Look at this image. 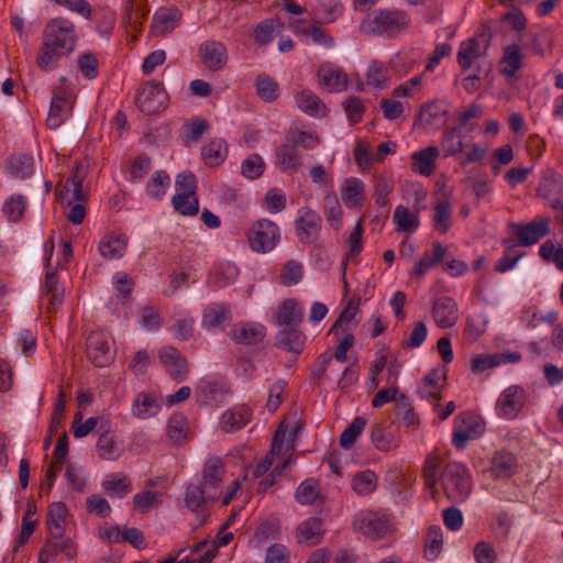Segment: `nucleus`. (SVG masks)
I'll list each match as a JSON object with an SVG mask.
<instances>
[{
    "label": "nucleus",
    "instance_id": "f257e3e1",
    "mask_svg": "<svg viewBox=\"0 0 563 563\" xmlns=\"http://www.w3.org/2000/svg\"><path fill=\"white\" fill-rule=\"evenodd\" d=\"M77 34L75 24L66 18L49 20L44 30L42 45L36 55V65L43 71L57 68L64 57H68L76 48Z\"/></svg>",
    "mask_w": 563,
    "mask_h": 563
},
{
    "label": "nucleus",
    "instance_id": "49530a36",
    "mask_svg": "<svg viewBox=\"0 0 563 563\" xmlns=\"http://www.w3.org/2000/svg\"><path fill=\"white\" fill-rule=\"evenodd\" d=\"M341 14V4L336 0H318L312 8L311 16L313 20L323 22H333Z\"/></svg>",
    "mask_w": 563,
    "mask_h": 563
},
{
    "label": "nucleus",
    "instance_id": "864d4df0",
    "mask_svg": "<svg viewBox=\"0 0 563 563\" xmlns=\"http://www.w3.org/2000/svg\"><path fill=\"white\" fill-rule=\"evenodd\" d=\"M377 477L372 471H363L354 475L352 479L353 490L357 495L366 496L375 490Z\"/></svg>",
    "mask_w": 563,
    "mask_h": 563
},
{
    "label": "nucleus",
    "instance_id": "7ed1b4c3",
    "mask_svg": "<svg viewBox=\"0 0 563 563\" xmlns=\"http://www.w3.org/2000/svg\"><path fill=\"white\" fill-rule=\"evenodd\" d=\"M246 236L253 252L265 254L276 247L280 240V231L272 220L260 219L250 227Z\"/></svg>",
    "mask_w": 563,
    "mask_h": 563
},
{
    "label": "nucleus",
    "instance_id": "e433bc0d",
    "mask_svg": "<svg viewBox=\"0 0 563 563\" xmlns=\"http://www.w3.org/2000/svg\"><path fill=\"white\" fill-rule=\"evenodd\" d=\"M295 498L301 505L322 503L323 497L320 494L319 482L312 477L301 482L296 489Z\"/></svg>",
    "mask_w": 563,
    "mask_h": 563
},
{
    "label": "nucleus",
    "instance_id": "f8f14e48",
    "mask_svg": "<svg viewBox=\"0 0 563 563\" xmlns=\"http://www.w3.org/2000/svg\"><path fill=\"white\" fill-rule=\"evenodd\" d=\"M295 223L300 243L310 245L319 239L322 220L317 212L310 209L302 210Z\"/></svg>",
    "mask_w": 563,
    "mask_h": 563
},
{
    "label": "nucleus",
    "instance_id": "72a5a7b5",
    "mask_svg": "<svg viewBox=\"0 0 563 563\" xmlns=\"http://www.w3.org/2000/svg\"><path fill=\"white\" fill-rule=\"evenodd\" d=\"M128 246V239L123 235L104 236L98 244L100 255L106 260L121 258Z\"/></svg>",
    "mask_w": 563,
    "mask_h": 563
},
{
    "label": "nucleus",
    "instance_id": "cd10ccee",
    "mask_svg": "<svg viewBox=\"0 0 563 563\" xmlns=\"http://www.w3.org/2000/svg\"><path fill=\"white\" fill-rule=\"evenodd\" d=\"M386 155L387 141L382 142L378 145L377 154L375 156L372 154L371 146L363 141H358L354 148V158L362 170L368 169L374 161L380 163L384 162Z\"/></svg>",
    "mask_w": 563,
    "mask_h": 563
},
{
    "label": "nucleus",
    "instance_id": "7c9ffc66",
    "mask_svg": "<svg viewBox=\"0 0 563 563\" xmlns=\"http://www.w3.org/2000/svg\"><path fill=\"white\" fill-rule=\"evenodd\" d=\"M306 342L305 334L297 328H284L276 335V345L295 354L301 353Z\"/></svg>",
    "mask_w": 563,
    "mask_h": 563
},
{
    "label": "nucleus",
    "instance_id": "a878e982",
    "mask_svg": "<svg viewBox=\"0 0 563 563\" xmlns=\"http://www.w3.org/2000/svg\"><path fill=\"white\" fill-rule=\"evenodd\" d=\"M252 417V411L246 406H238L222 413L220 426L223 431L232 432L245 427Z\"/></svg>",
    "mask_w": 563,
    "mask_h": 563
},
{
    "label": "nucleus",
    "instance_id": "6e6552de",
    "mask_svg": "<svg viewBox=\"0 0 563 563\" xmlns=\"http://www.w3.org/2000/svg\"><path fill=\"white\" fill-rule=\"evenodd\" d=\"M353 526L367 538L380 539L387 532V517L380 511L363 510L355 515Z\"/></svg>",
    "mask_w": 563,
    "mask_h": 563
},
{
    "label": "nucleus",
    "instance_id": "338daca9",
    "mask_svg": "<svg viewBox=\"0 0 563 563\" xmlns=\"http://www.w3.org/2000/svg\"><path fill=\"white\" fill-rule=\"evenodd\" d=\"M174 209L181 216H196L199 211V201L197 197L174 195L172 198Z\"/></svg>",
    "mask_w": 563,
    "mask_h": 563
},
{
    "label": "nucleus",
    "instance_id": "a19ab883",
    "mask_svg": "<svg viewBox=\"0 0 563 563\" xmlns=\"http://www.w3.org/2000/svg\"><path fill=\"white\" fill-rule=\"evenodd\" d=\"M228 147L222 139H213L201 148L205 163L209 166L220 165L227 157Z\"/></svg>",
    "mask_w": 563,
    "mask_h": 563
},
{
    "label": "nucleus",
    "instance_id": "13d9d810",
    "mask_svg": "<svg viewBox=\"0 0 563 563\" xmlns=\"http://www.w3.org/2000/svg\"><path fill=\"white\" fill-rule=\"evenodd\" d=\"M461 132L453 128L450 131H446L443 134V137L441 140V146L444 151V156H456L457 154H461L464 150V144L461 139Z\"/></svg>",
    "mask_w": 563,
    "mask_h": 563
},
{
    "label": "nucleus",
    "instance_id": "39448f33",
    "mask_svg": "<svg viewBox=\"0 0 563 563\" xmlns=\"http://www.w3.org/2000/svg\"><path fill=\"white\" fill-rule=\"evenodd\" d=\"M527 393L519 385H511L503 390L496 401L498 417L512 420L518 417L526 405Z\"/></svg>",
    "mask_w": 563,
    "mask_h": 563
},
{
    "label": "nucleus",
    "instance_id": "ea45409f",
    "mask_svg": "<svg viewBox=\"0 0 563 563\" xmlns=\"http://www.w3.org/2000/svg\"><path fill=\"white\" fill-rule=\"evenodd\" d=\"M302 320V312L295 299H286L279 307L277 323L285 328H297Z\"/></svg>",
    "mask_w": 563,
    "mask_h": 563
},
{
    "label": "nucleus",
    "instance_id": "412c9836",
    "mask_svg": "<svg viewBox=\"0 0 563 563\" xmlns=\"http://www.w3.org/2000/svg\"><path fill=\"white\" fill-rule=\"evenodd\" d=\"M432 314L438 327H453L459 319L457 303L450 297H441L434 301Z\"/></svg>",
    "mask_w": 563,
    "mask_h": 563
},
{
    "label": "nucleus",
    "instance_id": "bb28decb",
    "mask_svg": "<svg viewBox=\"0 0 563 563\" xmlns=\"http://www.w3.org/2000/svg\"><path fill=\"white\" fill-rule=\"evenodd\" d=\"M440 155V151L435 146H428L411 155L412 170L422 175L430 176L435 167V161Z\"/></svg>",
    "mask_w": 563,
    "mask_h": 563
},
{
    "label": "nucleus",
    "instance_id": "6e6d98bb",
    "mask_svg": "<svg viewBox=\"0 0 563 563\" xmlns=\"http://www.w3.org/2000/svg\"><path fill=\"white\" fill-rule=\"evenodd\" d=\"M26 200L22 195L10 196L3 203L2 211L9 221H19L25 211Z\"/></svg>",
    "mask_w": 563,
    "mask_h": 563
},
{
    "label": "nucleus",
    "instance_id": "5fc2aeb1",
    "mask_svg": "<svg viewBox=\"0 0 563 563\" xmlns=\"http://www.w3.org/2000/svg\"><path fill=\"white\" fill-rule=\"evenodd\" d=\"M103 490L110 497L122 498L132 490L131 482L126 476H112L102 483Z\"/></svg>",
    "mask_w": 563,
    "mask_h": 563
},
{
    "label": "nucleus",
    "instance_id": "052dcab7",
    "mask_svg": "<svg viewBox=\"0 0 563 563\" xmlns=\"http://www.w3.org/2000/svg\"><path fill=\"white\" fill-rule=\"evenodd\" d=\"M99 456L103 460H117L122 453V446L114 435L99 437L97 441Z\"/></svg>",
    "mask_w": 563,
    "mask_h": 563
},
{
    "label": "nucleus",
    "instance_id": "c756f323",
    "mask_svg": "<svg viewBox=\"0 0 563 563\" xmlns=\"http://www.w3.org/2000/svg\"><path fill=\"white\" fill-rule=\"evenodd\" d=\"M67 508L63 503H53L48 507L46 527L52 539H62L65 531Z\"/></svg>",
    "mask_w": 563,
    "mask_h": 563
},
{
    "label": "nucleus",
    "instance_id": "2eb2a0df",
    "mask_svg": "<svg viewBox=\"0 0 563 563\" xmlns=\"http://www.w3.org/2000/svg\"><path fill=\"white\" fill-rule=\"evenodd\" d=\"M448 107L440 101H432L421 106L418 123L426 130H438L445 123Z\"/></svg>",
    "mask_w": 563,
    "mask_h": 563
},
{
    "label": "nucleus",
    "instance_id": "393cba45",
    "mask_svg": "<svg viewBox=\"0 0 563 563\" xmlns=\"http://www.w3.org/2000/svg\"><path fill=\"white\" fill-rule=\"evenodd\" d=\"M517 471L516 456L506 451H499L492 457L489 473L496 479L509 478Z\"/></svg>",
    "mask_w": 563,
    "mask_h": 563
},
{
    "label": "nucleus",
    "instance_id": "37998d69",
    "mask_svg": "<svg viewBox=\"0 0 563 563\" xmlns=\"http://www.w3.org/2000/svg\"><path fill=\"white\" fill-rule=\"evenodd\" d=\"M446 250L440 244L433 245L432 252L426 251L415 266V274L422 277L429 269L441 263L445 257Z\"/></svg>",
    "mask_w": 563,
    "mask_h": 563
},
{
    "label": "nucleus",
    "instance_id": "4be33fe9",
    "mask_svg": "<svg viewBox=\"0 0 563 563\" xmlns=\"http://www.w3.org/2000/svg\"><path fill=\"white\" fill-rule=\"evenodd\" d=\"M296 106L312 118H323L328 113L324 102L311 90L301 89L295 93Z\"/></svg>",
    "mask_w": 563,
    "mask_h": 563
},
{
    "label": "nucleus",
    "instance_id": "f03ea898",
    "mask_svg": "<svg viewBox=\"0 0 563 563\" xmlns=\"http://www.w3.org/2000/svg\"><path fill=\"white\" fill-rule=\"evenodd\" d=\"M441 482L446 497L453 503H463L471 495V475L461 463H448L442 471Z\"/></svg>",
    "mask_w": 563,
    "mask_h": 563
},
{
    "label": "nucleus",
    "instance_id": "0eeeda50",
    "mask_svg": "<svg viewBox=\"0 0 563 563\" xmlns=\"http://www.w3.org/2000/svg\"><path fill=\"white\" fill-rule=\"evenodd\" d=\"M448 368L445 366H437L432 368L421 379L417 387V394L422 399L430 400L434 410H439V400L442 397V390L445 386Z\"/></svg>",
    "mask_w": 563,
    "mask_h": 563
},
{
    "label": "nucleus",
    "instance_id": "f3484780",
    "mask_svg": "<svg viewBox=\"0 0 563 563\" xmlns=\"http://www.w3.org/2000/svg\"><path fill=\"white\" fill-rule=\"evenodd\" d=\"M266 335L264 325L255 322L235 323L231 329V338L236 344L255 345Z\"/></svg>",
    "mask_w": 563,
    "mask_h": 563
},
{
    "label": "nucleus",
    "instance_id": "a211bd4d",
    "mask_svg": "<svg viewBox=\"0 0 563 563\" xmlns=\"http://www.w3.org/2000/svg\"><path fill=\"white\" fill-rule=\"evenodd\" d=\"M180 19L179 10L162 8L153 15L150 34L152 36H164L178 26Z\"/></svg>",
    "mask_w": 563,
    "mask_h": 563
},
{
    "label": "nucleus",
    "instance_id": "4c0bfd02",
    "mask_svg": "<svg viewBox=\"0 0 563 563\" xmlns=\"http://www.w3.org/2000/svg\"><path fill=\"white\" fill-rule=\"evenodd\" d=\"M563 190V176L549 170L544 173L540 179L537 194L545 199H553L558 197Z\"/></svg>",
    "mask_w": 563,
    "mask_h": 563
},
{
    "label": "nucleus",
    "instance_id": "8fccbe9b",
    "mask_svg": "<svg viewBox=\"0 0 563 563\" xmlns=\"http://www.w3.org/2000/svg\"><path fill=\"white\" fill-rule=\"evenodd\" d=\"M443 548V532L439 526H431L426 536L424 556L434 560Z\"/></svg>",
    "mask_w": 563,
    "mask_h": 563
},
{
    "label": "nucleus",
    "instance_id": "de8ad7c7",
    "mask_svg": "<svg viewBox=\"0 0 563 563\" xmlns=\"http://www.w3.org/2000/svg\"><path fill=\"white\" fill-rule=\"evenodd\" d=\"M170 186V177L165 170H156L148 179L145 190L153 199L162 198Z\"/></svg>",
    "mask_w": 563,
    "mask_h": 563
},
{
    "label": "nucleus",
    "instance_id": "aec40b11",
    "mask_svg": "<svg viewBox=\"0 0 563 563\" xmlns=\"http://www.w3.org/2000/svg\"><path fill=\"white\" fill-rule=\"evenodd\" d=\"M275 158V164L282 173L294 174L302 165L301 154L292 143H284L277 146Z\"/></svg>",
    "mask_w": 563,
    "mask_h": 563
},
{
    "label": "nucleus",
    "instance_id": "680f3d73",
    "mask_svg": "<svg viewBox=\"0 0 563 563\" xmlns=\"http://www.w3.org/2000/svg\"><path fill=\"white\" fill-rule=\"evenodd\" d=\"M67 100L64 97L55 96L52 99L46 124L49 129H57L65 120Z\"/></svg>",
    "mask_w": 563,
    "mask_h": 563
},
{
    "label": "nucleus",
    "instance_id": "9b49d317",
    "mask_svg": "<svg viewBox=\"0 0 563 563\" xmlns=\"http://www.w3.org/2000/svg\"><path fill=\"white\" fill-rule=\"evenodd\" d=\"M158 358L166 373L176 382L180 383L187 378L189 368L185 356L173 346H163L158 351Z\"/></svg>",
    "mask_w": 563,
    "mask_h": 563
},
{
    "label": "nucleus",
    "instance_id": "c9c22d12",
    "mask_svg": "<svg viewBox=\"0 0 563 563\" xmlns=\"http://www.w3.org/2000/svg\"><path fill=\"white\" fill-rule=\"evenodd\" d=\"M341 199L347 208H356L364 199V185L355 178L345 179L341 188Z\"/></svg>",
    "mask_w": 563,
    "mask_h": 563
},
{
    "label": "nucleus",
    "instance_id": "4d7b16f0",
    "mask_svg": "<svg viewBox=\"0 0 563 563\" xmlns=\"http://www.w3.org/2000/svg\"><path fill=\"white\" fill-rule=\"evenodd\" d=\"M452 206L449 201H440L434 207L433 222L435 230L446 233L451 228Z\"/></svg>",
    "mask_w": 563,
    "mask_h": 563
},
{
    "label": "nucleus",
    "instance_id": "6ab92c4d",
    "mask_svg": "<svg viewBox=\"0 0 563 563\" xmlns=\"http://www.w3.org/2000/svg\"><path fill=\"white\" fill-rule=\"evenodd\" d=\"M201 59L205 66L211 70H220L228 62L227 48L219 41H206L200 46Z\"/></svg>",
    "mask_w": 563,
    "mask_h": 563
},
{
    "label": "nucleus",
    "instance_id": "bf43d9fd",
    "mask_svg": "<svg viewBox=\"0 0 563 563\" xmlns=\"http://www.w3.org/2000/svg\"><path fill=\"white\" fill-rule=\"evenodd\" d=\"M188 427L186 418L181 415H173L167 422V435L175 444H180L187 435Z\"/></svg>",
    "mask_w": 563,
    "mask_h": 563
},
{
    "label": "nucleus",
    "instance_id": "2f4dec72",
    "mask_svg": "<svg viewBox=\"0 0 563 563\" xmlns=\"http://www.w3.org/2000/svg\"><path fill=\"white\" fill-rule=\"evenodd\" d=\"M521 67L522 54L519 45L511 44L506 46L499 62V73L506 78H512Z\"/></svg>",
    "mask_w": 563,
    "mask_h": 563
},
{
    "label": "nucleus",
    "instance_id": "423d86ee",
    "mask_svg": "<svg viewBox=\"0 0 563 563\" xmlns=\"http://www.w3.org/2000/svg\"><path fill=\"white\" fill-rule=\"evenodd\" d=\"M485 430L484 421L472 412H463L455 417L452 442L457 449L465 448L470 440L478 438Z\"/></svg>",
    "mask_w": 563,
    "mask_h": 563
},
{
    "label": "nucleus",
    "instance_id": "f704fd0d",
    "mask_svg": "<svg viewBox=\"0 0 563 563\" xmlns=\"http://www.w3.org/2000/svg\"><path fill=\"white\" fill-rule=\"evenodd\" d=\"M63 296L64 290L57 280L55 272H48L44 282L43 300H46V308L49 312L56 311V309L62 305Z\"/></svg>",
    "mask_w": 563,
    "mask_h": 563
},
{
    "label": "nucleus",
    "instance_id": "1a4fd4ad",
    "mask_svg": "<svg viewBox=\"0 0 563 563\" xmlns=\"http://www.w3.org/2000/svg\"><path fill=\"white\" fill-rule=\"evenodd\" d=\"M550 218L536 217L527 224H512L517 243L520 246H530L550 233Z\"/></svg>",
    "mask_w": 563,
    "mask_h": 563
},
{
    "label": "nucleus",
    "instance_id": "5701e85b",
    "mask_svg": "<svg viewBox=\"0 0 563 563\" xmlns=\"http://www.w3.org/2000/svg\"><path fill=\"white\" fill-rule=\"evenodd\" d=\"M231 309L225 303L212 302L202 314L201 324L207 330L222 329L231 320Z\"/></svg>",
    "mask_w": 563,
    "mask_h": 563
},
{
    "label": "nucleus",
    "instance_id": "ddd939ff",
    "mask_svg": "<svg viewBox=\"0 0 563 563\" xmlns=\"http://www.w3.org/2000/svg\"><path fill=\"white\" fill-rule=\"evenodd\" d=\"M87 355L98 367H103L112 360L108 338L104 333L91 332L87 338Z\"/></svg>",
    "mask_w": 563,
    "mask_h": 563
},
{
    "label": "nucleus",
    "instance_id": "9d476101",
    "mask_svg": "<svg viewBox=\"0 0 563 563\" xmlns=\"http://www.w3.org/2000/svg\"><path fill=\"white\" fill-rule=\"evenodd\" d=\"M389 402L394 404L396 422L407 428L418 427L419 418L410 399L395 386H389Z\"/></svg>",
    "mask_w": 563,
    "mask_h": 563
},
{
    "label": "nucleus",
    "instance_id": "a18cd8bd",
    "mask_svg": "<svg viewBox=\"0 0 563 563\" xmlns=\"http://www.w3.org/2000/svg\"><path fill=\"white\" fill-rule=\"evenodd\" d=\"M319 77L331 90L342 91L349 86L346 74L339 68L323 66L319 69Z\"/></svg>",
    "mask_w": 563,
    "mask_h": 563
},
{
    "label": "nucleus",
    "instance_id": "58836bf2",
    "mask_svg": "<svg viewBox=\"0 0 563 563\" xmlns=\"http://www.w3.org/2000/svg\"><path fill=\"white\" fill-rule=\"evenodd\" d=\"M224 475V464L220 457H210L203 468L202 486L205 488H218Z\"/></svg>",
    "mask_w": 563,
    "mask_h": 563
},
{
    "label": "nucleus",
    "instance_id": "e2e57ef3",
    "mask_svg": "<svg viewBox=\"0 0 563 563\" xmlns=\"http://www.w3.org/2000/svg\"><path fill=\"white\" fill-rule=\"evenodd\" d=\"M411 25L409 14L404 10H389V37L397 36Z\"/></svg>",
    "mask_w": 563,
    "mask_h": 563
},
{
    "label": "nucleus",
    "instance_id": "3c124183",
    "mask_svg": "<svg viewBox=\"0 0 563 563\" xmlns=\"http://www.w3.org/2000/svg\"><path fill=\"white\" fill-rule=\"evenodd\" d=\"M366 424L367 420L364 417H355L341 433L340 445L345 450L350 449L355 443L357 437L364 431Z\"/></svg>",
    "mask_w": 563,
    "mask_h": 563
},
{
    "label": "nucleus",
    "instance_id": "0e129e2a",
    "mask_svg": "<svg viewBox=\"0 0 563 563\" xmlns=\"http://www.w3.org/2000/svg\"><path fill=\"white\" fill-rule=\"evenodd\" d=\"M361 31L366 35H380L387 31V12L382 10L373 18L365 19Z\"/></svg>",
    "mask_w": 563,
    "mask_h": 563
},
{
    "label": "nucleus",
    "instance_id": "dca6fc26",
    "mask_svg": "<svg viewBox=\"0 0 563 563\" xmlns=\"http://www.w3.org/2000/svg\"><path fill=\"white\" fill-rule=\"evenodd\" d=\"M411 479L412 478L410 475L407 476L402 472L396 473L391 477V488H389V495H391L397 507L396 514L393 515L394 518L402 517L405 514V509L411 496L409 489Z\"/></svg>",
    "mask_w": 563,
    "mask_h": 563
},
{
    "label": "nucleus",
    "instance_id": "09e8293b",
    "mask_svg": "<svg viewBox=\"0 0 563 563\" xmlns=\"http://www.w3.org/2000/svg\"><path fill=\"white\" fill-rule=\"evenodd\" d=\"M286 432L282 429H278L274 435L272 450L267 455L255 466L253 471V476L255 478L262 477L268 468L272 466L274 462V454L282 450V445L284 442Z\"/></svg>",
    "mask_w": 563,
    "mask_h": 563
},
{
    "label": "nucleus",
    "instance_id": "603ef678",
    "mask_svg": "<svg viewBox=\"0 0 563 563\" xmlns=\"http://www.w3.org/2000/svg\"><path fill=\"white\" fill-rule=\"evenodd\" d=\"M393 220L397 230L402 232H413L419 225L418 217L404 206L396 208Z\"/></svg>",
    "mask_w": 563,
    "mask_h": 563
},
{
    "label": "nucleus",
    "instance_id": "b1692460",
    "mask_svg": "<svg viewBox=\"0 0 563 563\" xmlns=\"http://www.w3.org/2000/svg\"><path fill=\"white\" fill-rule=\"evenodd\" d=\"M521 355L518 353H495L479 354L472 358L471 368L475 373L494 368L500 364L516 363L520 361Z\"/></svg>",
    "mask_w": 563,
    "mask_h": 563
},
{
    "label": "nucleus",
    "instance_id": "c85d7f7f",
    "mask_svg": "<svg viewBox=\"0 0 563 563\" xmlns=\"http://www.w3.org/2000/svg\"><path fill=\"white\" fill-rule=\"evenodd\" d=\"M323 537L322 521L312 517L301 522L297 528V538L299 543L306 545H316L321 542Z\"/></svg>",
    "mask_w": 563,
    "mask_h": 563
},
{
    "label": "nucleus",
    "instance_id": "79ce46f5",
    "mask_svg": "<svg viewBox=\"0 0 563 563\" xmlns=\"http://www.w3.org/2000/svg\"><path fill=\"white\" fill-rule=\"evenodd\" d=\"M479 56L481 44L475 37H472L461 43L457 52V63L462 70L466 71Z\"/></svg>",
    "mask_w": 563,
    "mask_h": 563
},
{
    "label": "nucleus",
    "instance_id": "4468645a",
    "mask_svg": "<svg viewBox=\"0 0 563 563\" xmlns=\"http://www.w3.org/2000/svg\"><path fill=\"white\" fill-rule=\"evenodd\" d=\"M88 162L79 161L76 162L71 168L70 177L64 187L66 194L71 191V197L67 200V206H71L75 201H87L82 186L88 174Z\"/></svg>",
    "mask_w": 563,
    "mask_h": 563
},
{
    "label": "nucleus",
    "instance_id": "69168bd1",
    "mask_svg": "<svg viewBox=\"0 0 563 563\" xmlns=\"http://www.w3.org/2000/svg\"><path fill=\"white\" fill-rule=\"evenodd\" d=\"M155 399L145 393H140L132 405V412L135 417L144 419L154 413V408H156Z\"/></svg>",
    "mask_w": 563,
    "mask_h": 563
},
{
    "label": "nucleus",
    "instance_id": "473e14b6",
    "mask_svg": "<svg viewBox=\"0 0 563 563\" xmlns=\"http://www.w3.org/2000/svg\"><path fill=\"white\" fill-rule=\"evenodd\" d=\"M34 161L31 155L24 153L12 154L7 159V169L16 179H25L33 174Z\"/></svg>",
    "mask_w": 563,
    "mask_h": 563
},
{
    "label": "nucleus",
    "instance_id": "c03bdc74",
    "mask_svg": "<svg viewBox=\"0 0 563 563\" xmlns=\"http://www.w3.org/2000/svg\"><path fill=\"white\" fill-rule=\"evenodd\" d=\"M257 96L265 102H273L279 97V85L265 73L258 74L255 79Z\"/></svg>",
    "mask_w": 563,
    "mask_h": 563
},
{
    "label": "nucleus",
    "instance_id": "20e7f679",
    "mask_svg": "<svg viewBox=\"0 0 563 563\" xmlns=\"http://www.w3.org/2000/svg\"><path fill=\"white\" fill-rule=\"evenodd\" d=\"M168 95L159 81H148L137 93L136 104L140 110L147 114H155L167 107Z\"/></svg>",
    "mask_w": 563,
    "mask_h": 563
},
{
    "label": "nucleus",
    "instance_id": "774afa93",
    "mask_svg": "<svg viewBox=\"0 0 563 563\" xmlns=\"http://www.w3.org/2000/svg\"><path fill=\"white\" fill-rule=\"evenodd\" d=\"M442 466V460L435 454H431L427 457L423 466V479L424 485L429 489H434L438 483V472Z\"/></svg>",
    "mask_w": 563,
    "mask_h": 563
}]
</instances>
